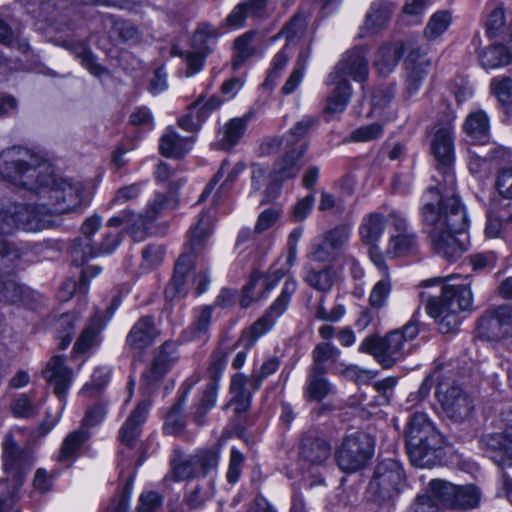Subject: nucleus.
Segmentation results:
<instances>
[{"label": "nucleus", "instance_id": "obj_1", "mask_svg": "<svg viewBox=\"0 0 512 512\" xmlns=\"http://www.w3.org/2000/svg\"><path fill=\"white\" fill-rule=\"evenodd\" d=\"M0 176L16 187L33 192L49 214H64L80 208L85 186L81 181L55 178L51 165L24 147L0 154Z\"/></svg>", "mask_w": 512, "mask_h": 512}, {"label": "nucleus", "instance_id": "obj_2", "mask_svg": "<svg viewBox=\"0 0 512 512\" xmlns=\"http://www.w3.org/2000/svg\"><path fill=\"white\" fill-rule=\"evenodd\" d=\"M420 212L423 230L434 252L449 261L461 258L466 246L457 234L468 228V218L458 196L431 187L423 196Z\"/></svg>", "mask_w": 512, "mask_h": 512}, {"label": "nucleus", "instance_id": "obj_3", "mask_svg": "<svg viewBox=\"0 0 512 512\" xmlns=\"http://www.w3.org/2000/svg\"><path fill=\"white\" fill-rule=\"evenodd\" d=\"M434 283L442 284L439 297L429 296L427 312L433 318H441L439 330L449 333L457 329L460 324L458 313L469 310L473 303V296L470 289V281L467 278L460 279L456 276H449L445 279L435 278L423 282L428 287Z\"/></svg>", "mask_w": 512, "mask_h": 512}, {"label": "nucleus", "instance_id": "obj_4", "mask_svg": "<svg viewBox=\"0 0 512 512\" xmlns=\"http://www.w3.org/2000/svg\"><path fill=\"white\" fill-rule=\"evenodd\" d=\"M405 437L407 452L414 466L430 467L437 462L443 438L425 413L416 412L410 417Z\"/></svg>", "mask_w": 512, "mask_h": 512}, {"label": "nucleus", "instance_id": "obj_5", "mask_svg": "<svg viewBox=\"0 0 512 512\" xmlns=\"http://www.w3.org/2000/svg\"><path fill=\"white\" fill-rule=\"evenodd\" d=\"M419 333L415 316L402 328L387 333L384 337L367 336L360 344L359 351L372 355L384 368H391L408 353V343Z\"/></svg>", "mask_w": 512, "mask_h": 512}, {"label": "nucleus", "instance_id": "obj_6", "mask_svg": "<svg viewBox=\"0 0 512 512\" xmlns=\"http://www.w3.org/2000/svg\"><path fill=\"white\" fill-rule=\"evenodd\" d=\"M212 222V215L205 211L191 228L185 251L178 258L173 277L165 289L166 298L172 300L186 294L187 277L193 266L192 256H198L204 250L212 231Z\"/></svg>", "mask_w": 512, "mask_h": 512}, {"label": "nucleus", "instance_id": "obj_7", "mask_svg": "<svg viewBox=\"0 0 512 512\" xmlns=\"http://www.w3.org/2000/svg\"><path fill=\"white\" fill-rule=\"evenodd\" d=\"M296 290L297 282L294 279H287L279 296L273 301L266 312L251 325L249 331L243 333L240 343L244 346L245 350L239 351L236 354L232 362L233 368L239 369L244 365L247 350L255 345L259 337L269 332L277 320L287 311Z\"/></svg>", "mask_w": 512, "mask_h": 512}, {"label": "nucleus", "instance_id": "obj_8", "mask_svg": "<svg viewBox=\"0 0 512 512\" xmlns=\"http://www.w3.org/2000/svg\"><path fill=\"white\" fill-rule=\"evenodd\" d=\"M48 214L41 206V201L33 205L7 204L0 208V234L9 235L18 229L27 232L41 230L45 226V216Z\"/></svg>", "mask_w": 512, "mask_h": 512}, {"label": "nucleus", "instance_id": "obj_9", "mask_svg": "<svg viewBox=\"0 0 512 512\" xmlns=\"http://www.w3.org/2000/svg\"><path fill=\"white\" fill-rule=\"evenodd\" d=\"M404 484V471L399 461L385 459L377 464L368 492L379 503L395 499Z\"/></svg>", "mask_w": 512, "mask_h": 512}, {"label": "nucleus", "instance_id": "obj_10", "mask_svg": "<svg viewBox=\"0 0 512 512\" xmlns=\"http://www.w3.org/2000/svg\"><path fill=\"white\" fill-rule=\"evenodd\" d=\"M373 437L365 432H354L347 435L338 450L336 461L345 472H355L365 467L374 454Z\"/></svg>", "mask_w": 512, "mask_h": 512}, {"label": "nucleus", "instance_id": "obj_11", "mask_svg": "<svg viewBox=\"0 0 512 512\" xmlns=\"http://www.w3.org/2000/svg\"><path fill=\"white\" fill-rule=\"evenodd\" d=\"M218 462V449L200 450L194 455L173 459L171 462V472L166 478H173L175 481H185L200 474L205 475L216 469Z\"/></svg>", "mask_w": 512, "mask_h": 512}, {"label": "nucleus", "instance_id": "obj_12", "mask_svg": "<svg viewBox=\"0 0 512 512\" xmlns=\"http://www.w3.org/2000/svg\"><path fill=\"white\" fill-rule=\"evenodd\" d=\"M454 125L451 120L440 123L432 139V151L437 160V168L443 173L444 181L453 190L455 178L452 173L454 162Z\"/></svg>", "mask_w": 512, "mask_h": 512}, {"label": "nucleus", "instance_id": "obj_13", "mask_svg": "<svg viewBox=\"0 0 512 512\" xmlns=\"http://www.w3.org/2000/svg\"><path fill=\"white\" fill-rule=\"evenodd\" d=\"M2 450L3 470L15 485L20 486L33 465V456L29 450L21 448L12 435L5 436Z\"/></svg>", "mask_w": 512, "mask_h": 512}, {"label": "nucleus", "instance_id": "obj_14", "mask_svg": "<svg viewBox=\"0 0 512 512\" xmlns=\"http://www.w3.org/2000/svg\"><path fill=\"white\" fill-rule=\"evenodd\" d=\"M436 394L445 415L449 419L455 422H463L471 416L474 409L473 401L458 385L445 388L444 384H439Z\"/></svg>", "mask_w": 512, "mask_h": 512}, {"label": "nucleus", "instance_id": "obj_15", "mask_svg": "<svg viewBox=\"0 0 512 512\" xmlns=\"http://www.w3.org/2000/svg\"><path fill=\"white\" fill-rule=\"evenodd\" d=\"M330 74L332 80L350 77L358 83L367 81L369 76L367 49L360 46L346 51Z\"/></svg>", "mask_w": 512, "mask_h": 512}, {"label": "nucleus", "instance_id": "obj_16", "mask_svg": "<svg viewBox=\"0 0 512 512\" xmlns=\"http://www.w3.org/2000/svg\"><path fill=\"white\" fill-rule=\"evenodd\" d=\"M484 454L502 468L512 467V425L502 433L483 435L479 441Z\"/></svg>", "mask_w": 512, "mask_h": 512}, {"label": "nucleus", "instance_id": "obj_17", "mask_svg": "<svg viewBox=\"0 0 512 512\" xmlns=\"http://www.w3.org/2000/svg\"><path fill=\"white\" fill-rule=\"evenodd\" d=\"M119 233L106 232L100 242L74 240L70 249L72 262L82 266L89 259L111 254L120 243Z\"/></svg>", "mask_w": 512, "mask_h": 512}, {"label": "nucleus", "instance_id": "obj_18", "mask_svg": "<svg viewBox=\"0 0 512 512\" xmlns=\"http://www.w3.org/2000/svg\"><path fill=\"white\" fill-rule=\"evenodd\" d=\"M177 360L176 346L173 342H164L156 351L150 367L142 375V385L147 392L153 390L170 371Z\"/></svg>", "mask_w": 512, "mask_h": 512}, {"label": "nucleus", "instance_id": "obj_19", "mask_svg": "<svg viewBox=\"0 0 512 512\" xmlns=\"http://www.w3.org/2000/svg\"><path fill=\"white\" fill-rule=\"evenodd\" d=\"M150 405L151 403L147 399L141 401L120 428L119 439L121 444L126 447L120 451V456H132V450L141 434L142 425L148 416Z\"/></svg>", "mask_w": 512, "mask_h": 512}, {"label": "nucleus", "instance_id": "obj_20", "mask_svg": "<svg viewBox=\"0 0 512 512\" xmlns=\"http://www.w3.org/2000/svg\"><path fill=\"white\" fill-rule=\"evenodd\" d=\"M404 65L406 95L410 98L419 90L428 75L431 61L426 53L416 48L408 53Z\"/></svg>", "mask_w": 512, "mask_h": 512}, {"label": "nucleus", "instance_id": "obj_21", "mask_svg": "<svg viewBox=\"0 0 512 512\" xmlns=\"http://www.w3.org/2000/svg\"><path fill=\"white\" fill-rule=\"evenodd\" d=\"M46 381L53 386L54 393L64 399L73 380V371L65 364L63 356H53L43 371Z\"/></svg>", "mask_w": 512, "mask_h": 512}, {"label": "nucleus", "instance_id": "obj_22", "mask_svg": "<svg viewBox=\"0 0 512 512\" xmlns=\"http://www.w3.org/2000/svg\"><path fill=\"white\" fill-rule=\"evenodd\" d=\"M159 334L153 317L143 316L131 328L126 343L131 349L141 353L154 343Z\"/></svg>", "mask_w": 512, "mask_h": 512}, {"label": "nucleus", "instance_id": "obj_23", "mask_svg": "<svg viewBox=\"0 0 512 512\" xmlns=\"http://www.w3.org/2000/svg\"><path fill=\"white\" fill-rule=\"evenodd\" d=\"M288 148L289 150L285 155L275 162L272 170V177L277 182H283L297 176L302 167L300 160L307 149V145L300 144Z\"/></svg>", "mask_w": 512, "mask_h": 512}, {"label": "nucleus", "instance_id": "obj_24", "mask_svg": "<svg viewBox=\"0 0 512 512\" xmlns=\"http://www.w3.org/2000/svg\"><path fill=\"white\" fill-rule=\"evenodd\" d=\"M269 0H246L239 3L226 18L228 26L239 28L247 19H262L267 14Z\"/></svg>", "mask_w": 512, "mask_h": 512}, {"label": "nucleus", "instance_id": "obj_25", "mask_svg": "<svg viewBox=\"0 0 512 512\" xmlns=\"http://www.w3.org/2000/svg\"><path fill=\"white\" fill-rule=\"evenodd\" d=\"M326 368L311 366L304 387V397L309 401H321L333 391V385L326 377Z\"/></svg>", "mask_w": 512, "mask_h": 512}, {"label": "nucleus", "instance_id": "obj_26", "mask_svg": "<svg viewBox=\"0 0 512 512\" xmlns=\"http://www.w3.org/2000/svg\"><path fill=\"white\" fill-rule=\"evenodd\" d=\"M463 131L474 143L487 144L490 139V118L486 111L470 112L463 123Z\"/></svg>", "mask_w": 512, "mask_h": 512}, {"label": "nucleus", "instance_id": "obj_27", "mask_svg": "<svg viewBox=\"0 0 512 512\" xmlns=\"http://www.w3.org/2000/svg\"><path fill=\"white\" fill-rule=\"evenodd\" d=\"M327 85H334L326 98L325 112L336 114L342 113L352 96V87L347 79H331V74L326 79Z\"/></svg>", "mask_w": 512, "mask_h": 512}, {"label": "nucleus", "instance_id": "obj_28", "mask_svg": "<svg viewBox=\"0 0 512 512\" xmlns=\"http://www.w3.org/2000/svg\"><path fill=\"white\" fill-rule=\"evenodd\" d=\"M330 454L331 448L324 439L313 433H307L303 436L300 447L302 460L312 465H320L329 458Z\"/></svg>", "mask_w": 512, "mask_h": 512}, {"label": "nucleus", "instance_id": "obj_29", "mask_svg": "<svg viewBox=\"0 0 512 512\" xmlns=\"http://www.w3.org/2000/svg\"><path fill=\"white\" fill-rule=\"evenodd\" d=\"M253 391L251 378L248 379L241 373H236L232 376L230 392L233 394V397L230 404L235 406L236 413L246 412L250 408Z\"/></svg>", "mask_w": 512, "mask_h": 512}, {"label": "nucleus", "instance_id": "obj_30", "mask_svg": "<svg viewBox=\"0 0 512 512\" xmlns=\"http://www.w3.org/2000/svg\"><path fill=\"white\" fill-rule=\"evenodd\" d=\"M404 53L402 42H395L381 46L374 59V66L381 76H388L397 66Z\"/></svg>", "mask_w": 512, "mask_h": 512}, {"label": "nucleus", "instance_id": "obj_31", "mask_svg": "<svg viewBox=\"0 0 512 512\" xmlns=\"http://www.w3.org/2000/svg\"><path fill=\"white\" fill-rule=\"evenodd\" d=\"M249 119V115L230 119L220 131L219 139L215 143L216 147L221 150H230L237 145L246 131Z\"/></svg>", "mask_w": 512, "mask_h": 512}, {"label": "nucleus", "instance_id": "obj_32", "mask_svg": "<svg viewBox=\"0 0 512 512\" xmlns=\"http://www.w3.org/2000/svg\"><path fill=\"white\" fill-rule=\"evenodd\" d=\"M418 247L419 244L415 232L391 233L386 254L390 258L410 256L417 253Z\"/></svg>", "mask_w": 512, "mask_h": 512}, {"label": "nucleus", "instance_id": "obj_33", "mask_svg": "<svg viewBox=\"0 0 512 512\" xmlns=\"http://www.w3.org/2000/svg\"><path fill=\"white\" fill-rule=\"evenodd\" d=\"M393 11L392 4L387 2H374L366 15L361 36L374 34L385 27Z\"/></svg>", "mask_w": 512, "mask_h": 512}, {"label": "nucleus", "instance_id": "obj_34", "mask_svg": "<svg viewBox=\"0 0 512 512\" xmlns=\"http://www.w3.org/2000/svg\"><path fill=\"white\" fill-rule=\"evenodd\" d=\"M194 382L185 383L181 396L167 413L164 423V431L166 434L178 435L185 427L184 407L187 396L192 389Z\"/></svg>", "mask_w": 512, "mask_h": 512}, {"label": "nucleus", "instance_id": "obj_35", "mask_svg": "<svg viewBox=\"0 0 512 512\" xmlns=\"http://www.w3.org/2000/svg\"><path fill=\"white\" fill-rule=\"evenodd\" d=\"M387 220L383 214L373 212L363 218L359 227L362 241L367 244H377L384 234Z\"/></svg>", "mask_w": 512, "mask_h": 512}, {"label": "nucleus", "instance_id": "obj_36", "mask_svg": "<svg viewBox=\"0 0 512 512\" xmlns=\"http://www.w3.org/2000/svg\"><path fill=\"white\" fill-rule=\"evenodd\" d=\"M213 306L203 305L194 310L193 322L186 330L189 340L206 339L212 324Z\"/></svg>", "mask_w": 512, "mask_h": 512}, {"label": "nucleus", "instance_id": "obj_37", "mask_svg": "<svg viewBox=\"0 0 512 512\" xmlns=\"http://www.w3.org/2000/svg\"><path fill=\"white\" fill-rule=\"evenodd\" d=\"M106 322L103 321L102 316L98 312L92 317L90 324L83 330L82 334L74 345V350L77 352H86L88 349L99 344V335Z\"/></svg>", "mask_w": 512, "mask_h": 512}, {"label": "nucleus", "instance_id": "obj_38", "mask_svg": "<svg viewBox=\"0 0 512 512\" xmlns=\"http://www.w3.org/2000/svg\"><path fill=\"white\" fill-rule=\"evenodd\" d=\"M244 168L245 165L241 162L235 164L233 167H230V163L228 162V160H223L219 170L203 190L199 201H204L208 197V195L212 192L214 187L224 177V175H226V177L220 188H223L233 183L237 179V177L242 173Z\"/></svg>", "mask_w": 512, "mask_h": 512}, {"label": "nucleus", "instance_id": "obj_39", "mask_svg": "<svg viewBox=\"0 0 512 512\" xmlns=\"http://www.w3.org/2000/svg\"><path fill=\"white\" fill-rule=\"evenodd\" d=\"M479 59L483 68L496 69L508 65L512 54L506 46L496 44L482 50Z\"/></svg>", "mask_w": 512, "mask_h": 512}, {"label": "nucleus", "instance_id": "obj_40", "mask_svg": "<svg viewBox=\"0 0 512 512\" xmlns=\"http://www.w3.org/2000/svg\"><path fill=\"white\" fill-rule=\"evenodd\" d=\"M218 32L210 23L198 24L191 42L192 49L210 54L217 42Z\"/></svg>", "mask_w": 512, "mask_h": 512}, {"label": "nucleus", "instance_id": "obj_41", "mask_svg": "<svg viewBox=\"0 0 512 512\" xmlns=\"http://www.w3.org/2000/svg\"><path fill=\"white\" fill-rule=\"evenodd\" d=\"M456 486L457 485L442 479H433L429 482L428 490L425 495L430 497L431 504L434 507L436 506L433 500L443 507L450 509Z\"/></svg>", "mask_w": 512, "mask_h": 512}, {"label": "nucleus", "instance_id": "obj_42", "mask_svg": "<svg viewBox=\"0 0 512 512\" xmlns=\"http://www.w3.org/2000/svg\"><path fill=\"white\" fill-rule=\"evenodd\" d=\"M450 510L465 511L475 508L480 500V492L473 485H457Z\"/></svg>", "mask_w": 512, "mask_h": 512}, {"label": "nucleus", "instance_id": "obj_43", "mask_svg": "<svg viewBox=\"0 0 512 512\" xmlns=\"http://www.w3.org/2000/svg\"><path fill=\"white\" fill-rule=\"evenodd\" d=\"M336 277V270L331 266H326L320 270H307L304 280L313 289L328 292L333 287Z\"/></svg>", "mask_w": 512, "mask_h": 512}, {"label": "nucleus", "instance_id": "obj_44", "mask_svg": "<svg viewBox=\"0 0 512 512\" xmlns=\"http://www.w3.org/2000/svg\"><path fill=\"white\" fill-rule=\"evenodd\" d=\"M170 198L163 193H156L147 203L142 214H137L139 219V229L145 231L146 223L154 221L161 216L169 206Z\"/></svg>", "mask_w": 512, "mask_h": 512}, {"label": "nucleus", "instance_id": "obj_45", "mask_svg": "<svg viewBox=\"0 0 512 512\" xmlns=\"http://www.w3.org/2000/svg\"><path fill=\"white\" fill-rule=\"evenodd\" d=\"M159 150L165 157L180 158L189 150L188 141L174 131H168L160 139Z\"/></svg>", "mask_w": 512, "mask_h": 512}, {"label": "nucleus", "instance_id": "obj_46", "mask_svg": "<svg viewBox=\"0 0 512 512\" xmlns=\"http://www.w3.org/2000/svg\"><path fill=\"white\" fill-rule=\"evenodd\" d=\"M254 35V32L249 31L235 39V52L232 59V67L234 70H238L250 57L255 54L256 50L251 44Z\"/></svg>", "mask_w": 512, "mask_h": 512}, {"label": "nucleus", "instance_id": "obj_47", "mask_svg": "<svg viewBox=\"0 0 512 512\" xmlns=\"http://www.w3.org/2000/svg\"><path fill=\"white\" fill-rule=\"evenodd\" d=\"M67 48L91 74L99 77L105 72V69L96 62L94 54L85 42L69 43Z\"/></svg>", "mask_w": 512, "mask_h": 512}, {"label": "nucleus", "instance_id": "obj_48", "mask_svg": "<svg viewBox=\"0 0 512 512\" xmlns=\"http://www.w3.org/2000/svg\"><path fill=\"white\" fill-rule=\"evenodd\" d=\"M452 22V16L449 11L440 10L435 12L429 19L425 29L424 36L428 41H434L444 34Z\"/></svg>", "mask_w": 512, "mask_h": 512}, {"label": "nucleus", "instance_id": "obj_49", "mask_svg": "<svg viewBox=\"0 0 512 512\" xmlns=\"http://www.w3.org/2000/svg\"><path fill=\"white\" fill-rule=\"evenodd\" d=\"M89 433L85 429L71 432L63 441L58 461L64 462L73 459L79 448L88 440Z\"/></svg>", "mask_w": 512, "mask_h": 512}, {"label": "nucleus", "instance_id": "obj_50", "mask_svg": "<svg viewBox=\"0 0 512 512\" xmlns=\"http://www.w3.org/2000/svg\"><path fill=\"white\" fill-rule=\"evenodd\" d=\"M318 119L313 116H303L284 136L285 147H296L317 124Z\"/></svg>", "mask_w": 512, "mask_h": 512}, {"label": "nucleus", "instance_id": "obj_51", "mask_svg": "<svg viewBox=\"0 0 512 512\" xmlns=\"http://www.w3.org/2000/svg\"><path fill=\"white\" fill-rule=\"evenodd\" d=\"M11 274H6L5 279H0V302H20L27 292L26 287L19 284L15 277L10 276Z\"/></svg>", "mask_w": 512, "mask_h": 512}, {"label": "nucleus", "instance_id": "obj_52", "mask_svg": "<svg viewBox=\"0 0 512 512\" xmlns=\"http://www.w3.org/2000/svg\"><path fill=\"white\" fill-rule=\"evenodd\" d=\"M218 387L219 383L216 381H209L207 383L206 389L203 392L194 414V421L198 425H203L206 413L215 406Z\"/></svg>", "mask_w": 512, "mask_h": 512}, {"label": "nucleus", "instance_id": "obj_53", "mask_svg": "<svg viewBox=\"0 0 512 512\" xmlns=\"http://www.w3.org/2000/svg\"><path fill=\"white\" fill-rule=\"evenodd\" d=\"M19 261V250L0 238V273H14L19 267Z\"/></svg>", "mask_w": 512, "mask_h": 512}, {"label": "nucleus", "instance_id": "obj_54", "mask_svg": "<svg viewBox=\"0 0 512 512\" xmlns=\"http://www.w3.org/2000/svg\"><path fill=\"white\" fill-rule=\"evenodd\" d=\"M38 411L39 406L34 404L28 394H18L11 402V412L16 418H32Z\"/></svg>", "mask_w": 512, "mask_h": 512}, {"label": "nucleus", "instance_id": "obj_55", "mask_svg": "<svg viewBox=\"0 0 512 512\" xmlns=\"http://www.w3.org/2000/svg\"><path fill=\"white\" fill-rule=\"evenodd\" d=\"M390 276H382L372 288L369 296V304L374 309L382 308L386 305L391 292Z\"/></svg>", "mask_w": 512, "mask_h": 512}, {"label": "nucleus", "instance_id": "obj_56", "mask_svg": "<svg viewBox=\"0 0 512 512\" xmlns=\"http://www.w3.org/2000/svg\"><path fill=\"white\" fill-rule=\"evenodd\" d=\"M173 53L184 59L187 65V70L185 72L187 77H190L201 71L204 66L205 59L209 55L206 52L198 51L195 49H192V51L183 52L173 48Z\"/></svg>", "mask_w": 512, "mask_h": 512}, {"label": "nucleus", "instance_id": "obj_57", "mask_svg": "<svg viewBox=\"0 0 512 512\" xmlns=\"http://www.w3.org/2000/svg\"><path fill=\"white\" fill-rule=\"evenodd\" d=\"M291 53L288 50V44L285 45L273 58L271 68L267 75V78L264 82L267 86H273L278 78L280 77L282 71L286 67Z\"/></svg>", "mask_w": 512, "mask_h": 512}, {"label": "nucleus", "instance_id": "obj_58", "mask_svg": "<svg viewBox=\"0 0 512 512\" xmlns=\"http://www.w3.org/2000/svg\"><path fill=\"white\" fill-rule=\"evenodd\" d=\"M307 19L304 14L297 13L291 20L282 28L281 33L286 38L288 43L300 39L306 30Z\"/></svg>", "mask_w": 512, "mask_h": 512}, {"label": "nucleus", "instance_id": "obj_59", "mask_svg": "<svg viewBox=\"0 0 512 512\" xmlns=\"http://www.w3.org/2000/svg\"><path fill=\"white\" fill-rule=\"evenodd\" d=\"M107 225L110 227H119L121 225H127L130 227V232L133 237H137L140 234V238L143 235V231L139 229V219L136 213L132 210H124L116 216L111 217Z\"/></svg>", "mask_w": 512, "mask_h": 512}, {"label": "nucleus", "instance_id": "obj_60", "mask_svg": "<svg viewBox=\"0 0 512 512\" xmlns=\"http://www.w3.org/2000/svg\"><path fill=\"white\" fill-rule=\"evenodd\" d=\"M77 321V317L74 314H64L59 319L58 328H59V348L64 350L66 349L74 335L75 324Z\"/></svg>", "mask_w": 512, "mask_h": 512}, {"label": "nucleus", "instance_id": "obj_61", "mask_svg": "<svg viewBox=\"0 0 512 512\" xmlns=\"http://www.w3.org/2000/svg\"><path fill=\"white\" fill-rule=\"evenodd\" d=\"M88 290V271L84 270L81 273L79 283H76L74 280H67L63 282L61 288L58 292V297L62 301L69 300L76 291H79L82 294H86Z\"/></svg>", "mask_w": 512, "mask_h": 512}, {"label": "nucleus", "instance_id": "obj_62", "mask_svg": "<svg viewBox=\"0 0 512 512\" xmlns=\"http://www.w3.org/2000/svg\"><path fill=\"white\" fill-rule=\"evenodd\" d=\"M339 350L328 342H321L315 346L312 351L313 365L319 368H325L323 364L329 360H334L339 355Z\"/></svg>", "mask_w": 512, "mask_h": 512}, {"label": "nucleus", "instance_id": "obj_63", "mask_svg": "<svg viewBox=\"0 0 512 512\" xmlns=\"http://www.w3.org/2000/svg\"><path fill=\"white\" fill-rule=\"evenodd\" d=\"M383 134V126L380 123H371L353 130L350 140L353 142H369L376 140Z\"/></svg>", "mask_w": 512, "mask_h": 512}, {"label": "nucleus", "instance_id": "obj_64", "mask_svg": "<svg viewBox=\"0 0 512 512\" xmlns=\"http://www.w3.org/2000/svg\"><path fill=\"white\" fill-rule=\"evenodd\" d=\"M491 90L498 100L507 105L512 102V79L509 77H496L491 81Z\"/></svg>", "mask_w": 512, "mask_h": 512}]
</instances>
